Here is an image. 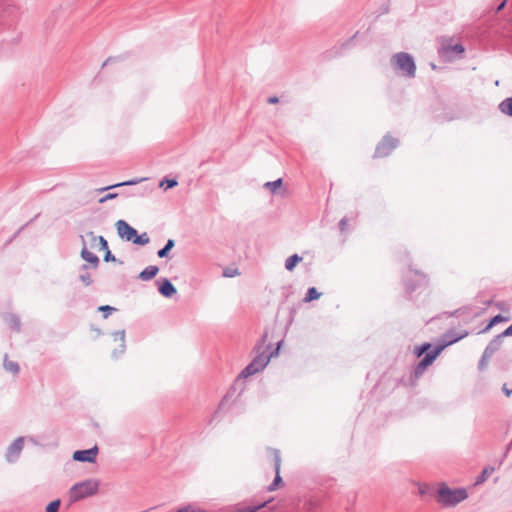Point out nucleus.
Returning a JSON list of instances; mask_svg holds the SVG:
<instances>
[{
  "mask_svg": "<svg viewBox=\"0 0 512 512\" xmlns=\"http://www.w3.org/2000/svg\"><path fill=\"white\" fill-rule=\"evenodd\" d=\"M158 271L159 269L157 266H148L139 274V278L142 279L143 281H148L154 278L157 275Z\"/></svg>",
  "mask_w": 512,
  "mask_h": 512,
  "instance_id": "16",
  "label": "nucleus"
},
{
  "mask_svg": "<svg viewBox=\"0 0 512 512\" xmlns=\"http://www.w3.org/2000/svg\"><path fill=\"white\" fill-rule=\"evenodd\" d=\"M268 356H256L253 361L239 375V378L245 379L259 372L268 362Z\"/></svg>",
  "mask_w": 512,
  "mask_h": 512,
  "instance_id": "7",
  "label": "nucleus"
},
{
  "mask_svg": "<svg viewBox=\"0 0 512 512\" xmlns=\"http://www.w3.org/2000/svg\"><path fill=\"white\" fill-rule=\"evenodd\" d=\"M99 449L97 445L89 449L76 450L73 452L72 459L82 463H95Z\"/></svg>",
  "mask_w": 512,
  "mask_h": 512,
  "instance_id": "9",
  "label": "nucleus"
},
{
  "mask_svg": "<svg viewBox=\"0 0 512 512\" xmlns=\"http://www.w3.org/2000/svg\"><path fill=\"white\" fill-rule=\"evenodd\" d=\"M502 336H512V324L502 333Z\"/></svg>",
  "mask_w": 512,
  "mask_h": 512,
  "instance_id": "38",
  "label": "nucleus"
},
{
  "mask_svg": "<svg viewBox=\"0 0 512 512\" xmlns=\"http://www.w3.org/2000/svg\"><path fill=\"white\" fill-rule=\"evenodd\" d=\"M397 147V140L393 137L386 136L382 139V141L377 145L375 150L376 158H384L389 156L392 151Z\"/></svg>",
  "mask_w": 512,
  "mask_h": 512,
  "instance_id": "8",
  "label": "nucleus"
},
{
  "mask_svg": "<svg viewBox=\"0 0 512 512\" xmlns=\"http://www.w3.org/2000/svg\"><path fill=\"white\" fill-rule=\"evenodd\" d=\"M494 471L493 467H485L479 476H477L475 485H480L486 481L488 476Z\"/></svg>",
  "mask_w": 512,
  "mask_h": 512,
  "instance_id": "20",
  "label": "nucleus"
},
{
  "mask_svg": "<svg viewBox=\"0 0 512 512\" xmlns=\"http://www.w3.org/2000/svg\"><path fill=\"white\" fill-rule=\"evenodd\" d=\"M115 225L117 233L122 239L133 242L137 235V231L133 227L124 220H118Z\"/></svg>",
  "mask_w": 512,
  "mask_h": 512,
  "instance_id": "11",
  "label": "nucleus"
},
{
  "mask_svg": "<svg viewBox=\"0 0 512 512\" xmlns=\"http://www.w3.org/2000/svg\"><path fill=\"white\" fill-rule=\"evenodd\" d=\"M282 183H283L282 179L279 178V179H277L275 181H272V182H266L264 184V187L267 188L271 193H276L277 190L279 188H281Z\"/></svg>",
  "mask_w": 512,
  "mask_h": 512,
  "instance_id": "22",
  "label": "nucleus"
},
{
  "mask_svg": "<svg viewBox=\"0 0 512 512\" xmlns=\"http://www.w3.org/2000/svg\"><path fill=\"white\" fill-rule=\"evenodd\" d=\"M116 197H117V194H116V193H109V194L105 195L104 197L100 198V199L98 200V202H99V203H104V202H106V201H108V200H111V199H114V198H116Z\"/></svg>",
  "mask_w": 512,
  "mask_h": 512,
  "instance_id": "31",
  "label": "nucleus"
},
{
  "mask_svg": "<svg viewBox=\"0 0 512 512\" xmlns=\"http://www.w3.org/2000/svg\"><path fill=\"white\" fill-rule=\"evenodd\" d=\"M450 52L461 54L464 52V47L461 44H455L453 46H444L441 50L443 55H447Z\"/></svg>",
  "mask_w": 512,
  "mask_h": 512,
  "instance_id": "21",
  "label": "nucleus"
},
{
  "mask_svg": "<svg viewBox=\"0 0 512 512\" xmlns=\"http://www.w3.org/2000/svg\"><path fill=\"white\" fill-rule=\"evenodd\" d=\"M168 252L169 250H166V247H164L158 251V256L163 258L168 254Z\"/></svg>",
  "mask_w": 512,
  "mask_h": 512,
  "instance_id": "35",
  "label": "nucleus"
},
{
  "mask_svg": "<svg viewBox=\"0 0 512 512\" xmlns=\"http://www.w3.org/2000/svg\"><path fill=\"white\" fill-rule=\"evenodd\" d=\"M160 293L165 297H171L176 293L175 287L172 285V283L165 279L162 281L160 287H159Z\"/></svg>",
  "mask_w": 512,
  "mask_h": 512,
  "instance_id": "14",
  "label": "nucleus"
},
{
  "mask_svg": "<svg viewBox=\"0 0 512 512\" xmlns=\"http://www.w3.org/2000/svg\"><path fill=\"white\" fill-rule=\"evenodd\" d=\"M274 457V469H275V477L272 483L268 486L269 491H275L280 484H282V478L280 476V466H281V457L280 452L277 449H270Z\"/></svg>",
  "mask_w": 512,
  "mask_h": 512,
  "instance_id": "10",
  "label": "nucleus"
},
{
  "mask_svg": "<svg viewBox=\"0 0 512 512\" xmlns=\"http://www.w3.org/2000/svg\"><path fill=\"white\" fill-rule=\"evenodd\" d=\"M98 310H99V311L104 312V318H107V317H108V315H109V313H110L111 311H114V310H115V308H114V307H111V306H109V305H104V306H100V307L98 308Z\"/></svg>",
  "mask_w": 512,
  "mask_h": 512,
  "instance_id": "29",
  "label": "nucleus"
},
{
  "mask_svg": "<svg viewBox=\"0 0 512 512\" xmlns=\"http://www.w3.org/2000/svg\"><path fill=\"white\" fill-rule=\"evenodd\" d=\"M149 242V237L147 236L146 233H143L141 235H136V237L134 238L133 240V243L134 244H138V245H145Z\"/></svg>",
  "mask_w": 512,
  "mask_h": 512,
  "instance_id": "28",
  "label": "nucleus"
},
{
  "mask_svg": "<svg viewBox=\"0 0 512 512\" xmlns=\"http://www.w3.org/2000/svg\"><path fill=\"white\" fill-rule=\"evenodd\" d=\"M92 241V248L96 249L97 251L105 250V261H109L110 259L114 260V256L111 254L110 250L108 249V243L102 236H95L93 232H90L88 234Z\"/></svg>",
  "mask_w": 512,
  "mask_h": 512,
  "instance_id": "12",
  "label": "nucleus"
},
{
  "mask_svg": "<svg viewBox=\"0 0 512 512\" xmlns=\"http://www.w3.org/2000/svg\"><path fill=\"white\" fill-rule=\"evenodd\" d=\"M246 393V386H229L218 405V409L210 417L208 425H214L218 417L224 413L240 412L247 398Z\"/></svg>",
  "mask_w": 512,
  "mask_h": 512,
  "instance_id": "1",
  "label": "nucleus"
},
{
  "mask_svg": "<svg viewBox=\"0 0 512 512\" xmlns=\"http://www.w3.org/2000/svg\"><path fill=\"white\" fill-rule=\"evenodd\" d=\"M418 492L420 495L424 496L430 492V487L428 485H419Z\"/></svg>",
  "mask_w": 512,
  "mask_h": 512,
  "instance_id": "30",
  "label": "nucleus"
},
{
  "mask_svg": "<svg viewBox=\"0 0 512 512\" xmlns=\"http://www.w3.org/2000/svg\"><path fill=\"white\" fill-rule=\"evenodd\" d=\"M115 340H119L122 344L124 343V332H116L114 334Z\"/></svg>",
  "mask_w": 512,
  "mask_h": 512,
  "instance_id": "32",
  "label": "nucleus"
},
{
  "mask_svg": "<svg viewBox=\"0 0 512 512\" xmlns=\"http://www.w3.org/2000/svg\"><path fill=\"white\" fill-rule=\"evenodd\" d=\"M502 391L507 397H509L512 394V389L508 388V386H502Z\"/></svg>",
  "mask_w": 512,
  "mask_h": 512,
  "instance_id": "36",
  "label": "nucleus"
},
{
  "mask_svg": "<svg viewBox=\"0 0 512 512\" xmlns=\"http://www.w3.org/2000/svg\"><path fill=\"white\" fill-rule=\"evenodd\" d=\"M237 274H238L237 270H230L229 269V270H225L224 271V276H226V277H233V276H235Z\"/></svg>",
  "mask_w": 512,
  "mask_h": 512,
  "instance_id": "34",
  "label": "nucleus"
},
{
  "mask_svg": "<svg viewBox=\"0 0 512 512\" xmlns=\"http://www.w3.org/2000/svg\"><path fill=\"white\" fill-rule=\"evenodd\" d=\"M436 501L443 507H455L468 498L467 490L463 487L450 488L445 482L440 483L436 493Z\"/></svg>",
  "mask_w": 512,
  "mask_h": 512,
  "instance_id": "2",
  "label": "nucleus"
},
{
  "mask_svg": "<svg viewBox=\"0 0 512 512\" xmlns=\"http://www.w3.org/2000/svg\"><path fill=\"white\" fill-rule=\"evenodd\" d=\"M315 507V504L312 501L307 502V509L311 511Z\"/></svg>",
  "mask_w": 512,
  "mask_h": 512,
  "instance_id": "41",
  "label": "nucleus"
},
{
  "mask_svg": "<svg viewBox=\"0 0 512 512\" xmlns=\"http://www.w3.org/2000/svg\"><path fill=\"white\" fill-rule=\"evenodd\" d=\"M82 281L86 284V285H89L91 283V279L89 276L85 277V276H82Z\"/></svg>",
  "mask_w": 512,
  "mask_h": 512,
  "instance_id": "40",
  "label": "nucleus"
},
{
  "mask_svg": "<svg viewBox=\"0 0 512 512\" xmlns=\"http://www.w3.org/2000/svg\"><path fill=\"white\" fill-rule=\"evenodd\" d=\"M137 183H139V180H129V181H125V182H122V183H117V184H114V185H111V186H108V187L101 188L99 191H105V190L112 189V188H115V187H120V186L135 185Z\"/></svg>",
  "mask_w": 512,
  "mask_h": 512,
  "instance_id": "27",
  "label": "nucleus"
},
{
  "mask_svg": "<svg viewBox=\"0 0 512 512\" xmlns=\"http://www.w3.org/2000/svg\"><path fill=\"white\" fill-rule=\"evenodd\" d=\"M24 443L25 437L19 436L7 447L5 453V460L7 463L14 464L19 460Z\"/></svg>",
  "mask_w": 512,
  "mask_h": 512,
  "instance_id": "6",
  "label": "nucleus"
},
{
  "mask_svg": "<svg viewBox=\"0 0 512 512\" xmlns=\"http://www.w3.org/2000/svg\"><path fill=\"white\" fill-rule=\"evenodd\" d=\"M442 347L431 349L430 344H423L421 347H416V354L418 357L424 354L423 359L419 362L416 367V375H420L424 372V370L430 366L433 361L440 354Z\"/></svg>",
  "mask_w": 512,
  "mask_h": 512,
  "instance_id": "5",
  "label": "nucleus"
},
{
  "mask_svg": "<svg viewBox=\"0 0 512 512\" xmlns=\"http://www.w3.org/2000/svg\"><path fill=\"white\" fill-rule=\"evenodd\" d=\"M165 183L167 184V188H172L177 185L176 180H166L165 182L161 183V186H163Z\"/></svg>",
  "mask_w": 512,
  "mask_h": 512,
  "instance_id": "33",
  "label": "nucleus"
},
{
  "mask_svg": "<svg viewBox=\"0 0 512 512\" xmlns=\"http://www.w3.org/2000/svg\"><path fill=\"white\" fill-rule=\"evenodd\" d=\"M81 256H82V258L85 261L90 263L93 267H97L98 266L99 258L97 257L96 254H94L93 252L89 251L86 247H83V249L81 251Z\"/></svg>",
  "mask_w": 512,
  "mask_h": 512,
  "instance_id": "15",
  "label": "nucleus"
},
{
  "mask_svg": "<svg viewBox=\"0 0 512 512\" xmlns=\"http://www.w3.org/2000/svg\"><path fill=\"white\" fill-rule=\"evenodd\" d=\"M176 512H206L204 509L192 504L184 505L176 510Z\"/></svg>",
  "mask_w": 512,
  "mask_h": 512,
  "instance_id": "25",
  "label": "nucleus"
},
{
  "mask_svg": "<svg viewBox=\"0 0 512 512\" xmlns=\"http://www.w3.org/2000/svg\"><path fill=\"white\" fill-rule=\"evenodd\" d=\"M504 7V3H502L500 6H499V10L502 9Z\"/></svg>",
  "mask_w": 512,
  "mask_h": 512,
  "instance_id": "42",
  "label": "nucleus"
},
{
  "mask_svg": "<svg viewBox=\"0 0 512 512\" xmlns=\"http://www.w3.org/2000/svg\"><path fill=\"white\" fill-rule=\"evenodd\" d=\"M499 109L502 113L512 116V97L503 100L499 105Z\"/></svg>",
  "mask_w": 512,
  "mask_h": 512,
  "instance_id": "18",
  "label": "nucleus"
},
{
  "mask_svg": "<svg viewBox=\"0 0 512 512\" xmlns=\"http://www.w3.org/2000/svg\"><path fill=\"white\" fill-rule=\"evenodd\" d=\"M3 321L9 330L15 331V332H18L20 330V326H21L20 320H19L18 316L15 315L14 313H5L3 315Z\"/></svg>",
  "mask_w": 512,
  "mask_h": 512,
  "instance_id": "13",
  "label": "nucleus"
},
{
  "mask_svg": "<svg viewBox=\"0 0 512 512\" xmlns=\"http://www.w3.org/2000/svg\"><path fill=\"white\" fill-rule=\"evenodd\" d=\"M508 320H509V318H508V317H504V316H502V315H496L495 317H493V318L490 320L489 324L487 325V327L485 328V330H484V331H488V330H490L494 325H496V324H498V323H500V322H506V321H508Z\"/></svg>",
  "mask_w": 512,
  "mask_h": 512,
  "instance_id": "24",
  "label": "nucleus"
},
{
  "mask_svg": "<svg viewBox=\"0 0 512 512\" xmlns=\"http://www.w3.org/2000/svg\"><path fill=\"white\" fill-rule=\"evenodd\" d=\"M99 485L100 481L92 478L75 483L69 489L70 502L74 503L86 497L95 495L98 492Z\"/></svg>",
  "mask_w": 512,
  "mask_h": 512,
  "instance_id": "3",
  "label": "nucleus"
},
{
  "mask_svg": "<svg viewBox=\"0 0 512 512\" xmlns=\"http://www.w3.org/2000/svg\"><path fill=\"white\" fill-rule=\"evenodd\" d=\"M61 505L60 499H55L47 504L45 510L46 512H58Z\"/></svg>",
  "mask_w": 512,
  "mask_h": 512,
  "instance_id": "26",
  "label": "nucleus"
},
{
  "mask_svg": "<svg viewBox=\"0 0 512 512\" xmlns=\"http://www.w3.org/2000/svg\"><path fill=\"white\" fill-rule=\"evenodd\" d=\"M174 246V241L173 240H168V242L166 243L165 247H166V250H171Z\"/></svg>",
  "mask_w": 512,
  "mask_h": 512,
  "instance_id": "39",
  "label": "nucleus"
},
{
  "mask_svg": "<svg viewBox=\"0 0 512 512\" xmlns=\"http://www.w3.org/2000/svg\"><path fill=\"white\" fill-rule=\"evenodd\" d=\"M4 368L6 371L16 374L19 372V365L16 361L9 359L8 356L4 358Z\"/></svg>",
  "mask_w": 512,
  "mask_h": 512,
  "instance_id": "17",
  "label": "nucleus"
},
{
  "mask_svg": "<svg viewBox=\"0 0 512 512\" xmlns=\"http://www.w3.org/2000/svg\"><path fill=\"white\" fill-rule=\"evenodd\" d=\"M320 296L321 293H319L315 287H312L308 289L304 301L311 302L313 300H317Z\"/></svg>",
  "mask_w": 512,
  "mask_h": 512,
  "instance_id": "23",
  "label": "nucleus"
},
{
  "mask_svg": "<svg viewBox=\"0 0 512 512\" xmlns=\"http://www.w3.org/2000/svg\"><path fill=\"white\" fill-rule=\"evenodd\" d=\"M267 102H268L269 104H276V103H278V102H279V99H278V97H276V96H272V97H269V98H268Z\"/></svg>",
  "mask_w": 512,
  "mask_h": 512,
  "instance_id": "37",
  "label": "nucleus"
},
{
  "mask_svg": "<svg viewBox=\"0 0 512 512\" xmlns=\"http://www.w3.org/2000/svg\"><path fill=\"white\" fill-rule=\"evenodd\" d=\"M302 261V257L298 256L297 254H294L287 258L285 262V267L288 271H293L295 266Z\"/></svg>",
  "mask_w": 512,
  "mask_h": 512,
  "instance_id": "19",
  "label": "nucleus"
},
{
  "mask_svg": "<svg viewBox=\"0 0 512 512\" xmlns=\"http://www.w3.org/2000/svg\"><path fill=\"white\" fill-rule=\"evenodd\" d=\"M395 69L405 77H414L416 65L413 58L405 52L396 53L391 59Z\"/></svg>",
  "mask_w": 512,
  "mask_h": 512,
  "instance_id": "4",
  "label": "nucleus"
}]
</instances>
